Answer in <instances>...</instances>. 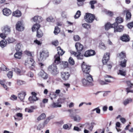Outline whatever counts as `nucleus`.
Returning <instances> with one entry per match:
<instances>
[{
    "label": "nucleus",
    "mask_w": 133,
    "mask_h": 133,
    "mask_svg": "<svg viewBox=\"0 0 133 133\" xmlns=\"http://www.w3.org/2000/svg\"><path fill=\"white\" fill-rule=\"evenodd\" d=\"M24 64L26 68L31 70H34L35 67V62L31 57L27 58L25 61Z\"/></svg>",
    "instance_id": "obj_1"
},
{
    "label": "nucleus",
    "mask_w": 133,
    "mask_h": 133,
    "mask_svg": "<svg viewBox=\"0 0 133 133\" xmlns=\"http://www.w3.org/2000/svg\"><path fill=\"white\" fill-rule=\"evenodd\" d=\"M57 54L54 57L55 59V63L58 64L60 62V55L62 56L64 53V51L60 47L58 46L57 48Z\"/></svg>",
    "instance_id": "obj_2"
},
{
    "label": "nucleus",
    "mask_w": 133,
    "mask_h": 133,
    "mask_svg": "<svg viewBox=\"0 0 133 133\" xmlns=\"http://www.w3.org/2000/svg\"><path fill=\"white\" fill-rule=\"evenodd\" d=\"M86 78L83 79L82 81L83 85L84 86H87L91 84L93 81V78L91 75H85Z\"/></svg>",
    "instance_id": "obj_3"
},
{
    "label": "nucleus",
    "mask_w": 133,
    "mask_h": 133,
    "mask_svg": "<svg viewBox=\"0 0 133 133\" xmlns=\"http://www.w3.org/2000/svg\"><path fill=\"white\" fill-rule=\"evenodd\" d=\"M48 70L50 73L53 75H56L58 73L56 65L53 64L49 66L48 68Z\"/></svg>",
    "instance_id": "obj_4"
},
{
    "label": "nucleus",
    "mask_w": 133,
    "mask_h": 133,
    "mask_svg": "<svg viewBox=\"0 0 133 133\" xmlns=\"http://www.w3.org/2000/svg\"><path fill=\"white\" fill-rule=\"evenodd\" d=\"M82 68L84 76H85V75H90L89 73L90 69V67L89 66L85 64L83 62L82 64Z\"/></svg>",
    "instance_id": "obj_5"
},
{
    "label": "nucleus",
    "mask_w": 133,
    "mask_h": 133,
    "mask_svg": "<svg viewBox=\"0 0 133 133\" xmlns=\"http://www.w3.org/2000/svg\"><path fill=\"white\" fill-rule=\"evenodd\" d=\"M95 16L89 13H86L84 17V19L87 22L91 23L92 22L95 18Z\"/></svg>",
    "instance_id": "obj_6"
},
{
    "label": "nucleus",
    "mask_w": 133,
    "mask_h": 133,
    "mask_svg": "<svg viewBox=\"0 0 133 133\" xmlns=\"http://www.w3.org/2000/svg\"><path fill=\"white\" fill-rule=\"evenodd\" d=\"M48 52L47 50H43L40 52V57L39 60L43 61L45 60L48 56Z\"/></svg>",
    "instance_id": "obj_7"
},
{
    "label": "nucleus",
    "mask_w": 133,
    "mask_h": 133,
    "mask_svg": "<svg viewBox=\"0 0 133 133\" xmlns=\"http://www.w3.org/2000/svg\"><path fill=\"white\" fill-rule=\"evenodd\" d=\"M112 26L114 29V32H121L122 31L123 29L124 26H123L120 25H118L117 23H114L112 24Z\"/></svg>",
    "instance_id": "obj_8"
},
{
    "label": "nucleus",
    "mask_w": 133,
    "mask_h": 133,
    "mask_svg": "<svg viewBox=\"0 0 133 133\" xmlns=\"http://www.w3.org/2000/svg\"><path fill=\"white\" fill-rule=\"evenodd\" d=\"M61 76L62 79L66 81L68 80L70 76L69 73L68 72H63L61 73Z\"/></svg>",
    "instance_id": "obj_9"
},
{
    "label": "nucleus",
    "mask_w": 133,
    "mask_h": 133,
    "mask_svg": "<svg viewBox=\"0 0 133 133\" xmlns=\"http://www.w3.org/2000/svg\"><path fill=\"white\" fill-rule=\"evenodd\" d=\"M31 94L32 96H30L28 98L29 101L31 103H33L34 102L38 100V99L36 96L37 95L36 93L34 92H32Z\"/></svg>",
    "instance_id": "obj_10"
},
{
    "label": "nucleus",
    "mask_w": 133,
    "mask_h": 133,
    "mask_svg": "<svg viewBox=\"0 0 133 133\" xmlns=\"http://www.w3.org/2000/svg\"><path fill=\"white\" fill-rule=\"evenodd\" d=\"M70 52L71 54L74 55L76 57L77 59H82L84 56V55H82L81 53L79 52L77 53L72 50H70Z\"/></svg>",
    "instance_id": "obj_11"
},
{
    "label": "nucleus",
    "mask_w": 133,
    "mask_h": 133,
    "mask_svg": "<svg viewBox=\"0 0 133 133\" xmlns=\"http://www.w3.org/2000/svg\"><path fill=\"white\" fill-rule=\"evenodd\" d=\"M24 26L21 22L19 21L16 25V29L20 31H22L24 29Z\"/></svg>",
    "instance_id": "obj_12"
},
{
    "label": "nucleus",
    "mask_w": 133,
    "mask_h": 133,
    "mask_svg": "<svg viewBox=\"0 0 133 133\" xmlns=\"http://www.w3.org/2000/svg\"><path fill=\"white\" fill-rule=\"evenodd\" d=\"M109 58V53H106L104 54L103 57L102 62L103 64H105L108 62Z\"/></svg>",
    "instance_id": "obj_13"
},
{
    "label": "nucleus",
    "mask_w": 133,
    "mask_h": 133,
    "mask_svg": "<svg viewBox=\"0 0 133 133\" xmlns=\"http://www.w3.org/2000/svg\"><path fill=\"white\" fill-rule=\"evenodd\" d=\"M95 54V51L93 50H90L87 51L85 52L84 56L88 57L94 55Z\"/></svg>",
    "instance_id": "obj_14"
},
{
    "label": "nucleus",
    "mask_w": 133,
    "mask_h": 133,
    "mask_svg": "<svg viewBox=\"0 0 133 133\" xmlns=\"http://www.w3.org/2000/svg\"><path fill=\"white\" fill-rule=\"evenodd\" d=\"M26 95V92L25 91H22L18 94V97L21 101H23Z\"/></svg>",
    "instance_id": "obj_15"
},
{
    "label": "nucleus",
    "mask_w": 133,
    "mask_h": 133,
    "mask_svg": "<svg viewBox=\"0 0 133 133\" xmlns=\"http://www.w3.org/2000/svg\"><path fill=\"white\" fill-rule=\"evenodd\" d=\"M32 19L34 22L40 23L42 21L43 18L41 16H36L32 18Z\"/></svg>",
    "instance_id": "obj_16"
},
{
    "label": "nucleus",
    "mask_w": 133,
    "mask_h": 133,
    "mask_svg": "<svg viewBox=\"0 0 133 133\" xmlns=\"http://www.w3.org/2000/svg\"><path fill=\"white\" fill-rule=\"evenodd\" d=\"M2 31L5 34L8 35L10 32V27L8 25H6L4 27L2 30Z\"/></svg>",
    "instance_id": "obj_17"
},
{
    "label": "nucleus",
    "mask_w": 133,
    "mask_h": 133,
    "mask_svg": "<svg viewBox=\"0 0 133 133\" xmlns=\"http://www.w3.org/2000/svg\"><path fill=\"white\" fill-rule=\"evenodd\" d=\"M75 46L77 51H81L83 49V45L79 43H76L75 44Z\"/></svg>",
    "instance_id": "obj_18"
},
{
    "label": "nucleus",
    "mask_w": 133,
    "mask_h": 133,
    "mask_svg": "<svg viewBox=\"0 0 133 133\" xmlns=\"http://www.w3.org/2000/svg\"><path fill=\"white\" fill-rule=\"evenodd\" d=\"M14 71L18 75H23L25 72V70H23L21 71L20 69L17 68L14 69Z\"/></svg>",
    "instance_id": "obj_19"
},
{
    "label": "nucleus",
    "mask_w": 133,
    "mask_h": 133,
    "mask_svg": "<svg viewBox=\"0 0 133 133\" xmlns=\"http://www.w3.org/2000/svg\"><path fill=\"white\" fill-rule=\"evenodd\" d=\"M3 15L6 16H9L11 13L10 10L7 8L3 9Z\"/></svg>",
    "instance_id": "obj_20"
},
{
    "label": "nucleus",
    "mask_w": 133,
    "mask_h": 133,
    "mask_svg": "<svg viewBox=\"0 0 133 133\" xmlns=\"http://www.w3.org/2000/svg\"><path fill=\"white\" fill-rule=\"evenodd\" d=\"M39 75L44 79H46L48 78V75L43 70H41L39 73Z\"/></svg>",
    "instance_id": "obj_21"
},
{
    "label": "nucleus",
    "mask_w": 133,
    "mask_h": 133,
    "mask_svg": "<svg viewBox=\"0 0 133 133\" xmlns=\"http://www.w3.org/2000/svg\"><path fill=\"white\" fill-rule=\"evenodd\" d=\"M121 39L122 41L127 42L129 41L130 38L128 35L124 34L121 37Z\"/></svg>",
    "instance_id": "obj_22"
},
{
    "label": "nucleus",
    "mask_w": 133,
    "mask_h": 133,
    "mask_svg": "<svg viewBox=\"0 0 133 133\" xmlns=\"http://www.w3.org/2000/svg\"><path fill=\"white\" fill-rule=\"evenodd\" d=\"M15 119V120H20L23 118V114H22L18 113L16 114L15 116H14Z\"/></svg>",
    "instance_id": "obj_23"
},
{
    "label": "nucleus",
    "mask_w": 133,
    "mask_h": 133,
    "mask_svg": "<svg viewBox=\"0 0 133 133\" xmlns=\"http://www.w3.org/2000/svg\"><path fill=\"white\" fill-rule=\"evenodd\" d=\"M40 26V25L38 23H36L32 26V31H35L36 30H39Z\"/></svg>",
    "instance_id": "obj_24"
},
{
    "label": "nucleus",
    "mask_w": 133,
    "mask_h": 133,
    "mask_svg": "<svg viewBox=\"0 0 133 133\" xmlns=\"http://www.w3.org/2000/svg\"><path fill=\"white\" fill-rule=\"evenodd\" d=\"M46 116V115L45 114H42L37 118L36 120V122H38L41 120L44 119L45 118Z\"/></svg>",
    "instance_id": "obj_25"
},
{
    "label": "nucleus",
    "mask_w": 133,
    "mask_h": 133,
    "mask_svg": "<svg viewBox=\"0 0 133 133\" xmlns=\"http://www.w3.org/2000/svg\"><path fill=\"white\" fill-rule=\"evenodd\" d=\"M12 15L16 17H19L21 15V13L19 11L17 10L13 12Z\"/></svg>",
    "instance_id": "obj_26"
},
{
    "label": "nucleus",
    "mask_w": 133,
    "mask_h": 133,
    "mask_svg": "<svg viewBox=\"0 0 133 133\" xmlns=\"http://www.w3.org/2000/svg\"><path fill=\"white\" fill-rule=\"evenodd\" d=\"M22 55L21 52L17 51L14 55V57L16 58L20 59L22 57Z\"/></svg>",
    "instance_id": "obj_27"
},
{
    "label": "nucleus",
    "mask_w": 133,
    "mask_h": 133,
    "mask_svg": "<svg viewBox=\"0 0 133 133\" xmlns=\"http://www.w3.org/2000/svg\"><path fill=\"white\" fill-rule=\"evenodd\" d=\"M26 84V82L24 81L19 79L17 80V84L18 85H22L25 84Z\"/></svg>",
    "instance_id": "obj_28"
},
{
    "label": "nucleus",
    "mask_w": 133,
    "mask_h": 133,
    "mask_svg": "<svg viewBox=\"0 0 133 133\" xmlns=\"http://www.w3.org/2000/svg\"><path fill=\"white\" fill-rule=\"evenodd\" d=\"M117 56L120 58H125L126 57L125 53L124 51H122L120 53L118 54Z\"/></svg>",
    "instance_id": "obj_29"
},
{
    "label": "nucleus",
    "mask_w": 133,
    "mask_h": 133,
    "mask_svg": "<svg viewBox=\"0 0 133 133\" xmlns=\"http://www.w3.org/2000/svg\"><path fill=\"white\" fill-rule=\"evenodd\" d=\"M123 21V19L121 17H117L116 19V22L114 23H117L118 24V23H122Z\"/></svg>",
    "instance_id": "obj_30"
},
{
    "label": "nucleus",
    "mask_w": 133,
    "mask_h": 133,
    "mask_svg": "<svg viewBox=\"0 0 133 133\" xmlns=\"http://www.w3.org/2000/svg\"><path fill=\"white\" fill-rule=\"evenodd\" d=\"M6 40V42L9 43H13L15 41V39L12 37H9Z\"/></svg>",
    "instance_id": "obj_31"
},
{
    "label": "nucleus",
    "mask_w": 133,
    "mask_h": 133,
    "mask_svg": "<svg viewBox=\"0 0 133 133\" xmlns=\"http://www.w3.org/2000/svg\"><path fill=\"white\" fill-rule=\"evenodd\" d=\"M132 101V99L131 98H128L125 99L123 102L124 105L126 106L129 103L131 102Z\"/></svg>",
    "instance_id": "obj_32"
},
{
    "label": "nucleus",
    "mask_w": 133,
    "mask_h": 133,
    "mask_svg": "<svg viewBox=\"0 0 133 133\" xmlns=\"http://www.w3.org/2000/svg\"><path fill=\"white\" fill-rule=\"evenodd\" d=\"M34 128H36L37 130H40L43 128L44 127L41 124H39L38 125H35L34 127Z\"/></svg>",
    "instance_id": "obj_33"
},
{
    "label": "nucleus",
    "mask_w": 133,
    "mask_h": 133,
    "mask_svg": "<svg viewBox=\"0 0 133 133\" xmlns=\"http://www.w3.org/2000/svg\"><path fill=\"white\" fill-rule=\"evenodd\" d=\"M7 42L6 40H2L0 42V45L1 46L2 48H3L6 46Z\"/></svg>",
    "instance_id": "obj_34"
},
{
    "label": "nucleus",
    "mask_w": 133,
    "mask_h": 133,
    "mask_svg": "<svg viewBox=\"0 0 133 133\" xmlns=\"http://www.w3.org/2000/svg\"><path fill=\"white\" fill-rule=\"evenodd\" d=\"M22 46L21 44L20 43L16 45L15 49L17 51H19L22 48Z\"/></svg>",
    "instance_id": "obj_35"
},
{
    "label": "nucleus",
    "mask_w": 133,
    "mask_h": 133,
    "mask_svg": "<svg viewBox=\"0 0 133 133\" xmlns=\"http://www.w3.org/2000/svg\"><path fill=\"white\" fill-rule=\"evenodd\" d=\"M43 35V33L42 31L39 30H37V32L36 36L38 38H41Z\"/></svg>",
    "instance_id": "obj_36"
},
{
    "label": "nucleus",
    "mask_w": 133,
    "mask_h": 133,
    "mask_svg": "<svg viewBox=\"0 0 133 133\" xmlns=\"http://www.w3.org/2000/svg\"><path fill=\"white\" fill-rule=\"evenodd\" d=\"M127 60L125 59H124L123 61H121L120 64V66L123 67H125L126 66V63Z\"/></svg>",
    "instance_id": "obj_37"
},
{
    "label": "nucleus",
    "mask_w": 133,
    "mask_h": 133,
    "mask_svg": "<svg viewBox=\"0 0 133 133\" xmlns=\"http://www.w3.org/2000/svg\"><path fill=\"white\" fill-rule=\"evenodd\" d=\"M99 48L104 50H105L107 47L102 42H101L99 44Z\"/></svg>",
    "instance_id": "obj_38"
},
{
    "label": "nucleus",
    "mask_w": 133,
    "mask_h": 133,
    "mask_svg": "<svg viewBox=\"0 0 133 133\" xmlns=\"http://www.w3.org/2000/svg\"><path fill=\"white\" fill-rule=\"evenodd\" d=\"M46 20L49 22H53L54 21V19L52 16H50L47 17L46 18Z\"/></svg>",
    "instance_id": "obj_39"
},
{
    "label": "nucleus",
    "mask_w": 133,
    "mask_h": 133,
    "mask_svg": "<svg viewBox=\"0 0 133 133\" xmlns=\"http://www.w3.org/2000/svg\"><path fill=\"white\" fill-rule=\"evenodd\" d=\"M53 117H52V116H50L48 117L44 122L43 125H45L48 124L49 121L51 119H52Z\"/></svg>",
    "instance_id": "obj_40"
},
{
    "label": "nucleus",
    "mask_w": 133,
    "mask_h": 133,
    "mask_svg": "<svg viewBox=\"0 0 133 133\" xmlns=\"http://www.w3.org/2000/svg\"><path fill=\"white\" fill-rule=\"evenodd\" d=\"M112 24H111L109 23H107L106 24L105 26V29L106 30H108L110 28H113L112 26Z\"/></svg>",
    "instance_id": "obj_41"
},
{
    "label": "nucleus",
    "mask_w": 133,
    "mask_h": 133,
    "mask_svg": "<svg viewBox=\"0 0 133 133\" xmlns=\"http://www.w3.org/2000/svg\"><path fill=\"white\" fill-rule=\"evenodd\" d=\"M52 106L53 108L60 107H61V105L59 104V103L54 102L52 104Z\"/></svg>",
    "instance_id": "obj_42"
},
{
    "label": "nucleus",
    "mask_w": 133,
    "mask_h": 133,
    "mask_svg": "<svg viewBox=\"0 0 133 133\" xmlns=\"http://www.w3.org/2000/svg\"><path fill=\"white\" fill-rule=\"evenodd\" d=\"M131 14L130 12L127 11L126 12V19L127 20H129L131 18Z\"/></svg>",
    "instance_id": "obj_43"
},
{
    "label": "nucleus",
    "mask_w": 133,
    "mask_h": 133,
    "mask_svg": "<svg viewBox=\"0 0 133 133\" xmlns=\"http://www.w3.org/2000/svg\"><path fill=\"white\" fill-rule=\"evenodd\" d=\"M82 26L83 27L87 29H89L90 28V25L89 24H88L87 23H84L82 24Z\"/></svg>",
    "instance_id": "obj_44"
},
{
    "label": "nucleus",
    "mask_w": 133,
    "mask_h": 133,
    "mask_svg": "<svg viewBox=\"0 0 133 133\" xmlns=\"http://www.w3.org/2000/svg\"><path fill=\"white\" fill-rule=\"evenodd\" d=\"M74 121L77 122H79L81 119V118L78 115H76L74 116Z\"/></svg>",
    "instance_id": "obj_45"
},
{
    "label": "nucleus",
    "mask_w": 133,
    "mask_h": 133,
    "mask_svg": "<svg viewBox=\"0 0 133 133\" xmlns=\"http://www.w3.org/2000/svg\"><path fill=\"white\" fill-rule=\"evenodd\" d=\"M60 31V29L58 27H55V30L54 31V33L55 35H56L59 33Z\"/></svg>",
    "instance_id": "obj_46"
},
{
    "label": "nucleus",
    "mask_w": 133,
    "mask_h": 133,
    "mask_svg": "<svg viewBox=\"0 0 133 133\" xmlns=\"http://www.w3.org/2000/svg\"><path fill=\"white\" fill-rule=\"evenodd\" d=\"M95 111H96V112L97 114H99L100 113L101 110L98 107L92 110L91 111L93 112Z\"/></svg>",
    "instance_id": "obj_47"
},
{
    "label": "nucleus",
    "mask_w": 133,
    "mask_h": 133,
    "mask_svg": "<svg viewBox=\"0 0 133 133\" xmlns=\"http://www.w3.org/2000/svg\"><path fill=\"white\" fill-rule=\"evenodd\" d=\"M126 74V72L125 70H119L118 74L123 76H125Z\"/></svg>",
    "instance_id": "obj_48"
},
{
    "label": "nucleus",
    "mask_w": 133,
    "mask_h": 133,
    "mask_svg": "<svg viewBox=\"0 0 133 133\" xmlns=\"http://www.w3.org/2000/svg\"><path fill=\"white\" fill-rule=\"evenodd\" d=\"M96 2L95 1H90V4L91 5V8L92 9L94 8V4L96 3Z\"/></svg>",
    "instance_id": "obj_49"
},
{
    "label": "nucleus",
    "mask_w": 133,
    "mask_h": 133,
    "mask_svg": "<svg viewBox=\"0 0 133 133\" xmlns=\"http://www.w3.org/2000/svg\"><path fill=\"white\" fill-rule=\"evenodd\" d=\"M57 97V96L54 93H51L50 95V97L51 99L52 100L53 99Z\"/></svg>",
    "instance_id": "obj_50"
},
{
    "label": "nucleus",
    "mask_w": 133,
    "mask_h": 133,
    "mask_svg": "<svg viewBox=\"0 0 133 133\" xmlns=\"http://www.w3.org/2000/svg\"><path fill=\"white\" fill-rule=\"evenodd\" d=\"M81 15V12L80 11L78 10L76 13V15L74 16V18L75 19L78 18Z\"/></svg>",
    "instance_id": "obj_51"
},
{
    "label": "nucleus",
    "mask_w": 133,
    "mask_h": 133,
    "mask_svg": "<svg viewBox=\"0 0 133 133\" xmlns=\"http://www.w3.org/2000/svg\"><path fill=\"white\" fill-rule=\"evenodd\" d=\"M62 67L65 68L67 67L68 65V63L66 62H62Z\"/></svg>",
    "instance_id": "obj_52"
},
{
    "label": "nucleus",
    "mask_w": 133,
    "mask_h": 133,
    "mask_svg": "<svg viewBox=\"0 0 133 133\" xmlns=\"http://www.w3.org/2000/svg\"><path fill=\"white\" fill-rule=\"evenodd\" d=\"M69 63L71 65H74V61L73 58L71 57H70L69 58Z\"/></svg>",
    "instance_id": "obj_53"
},
{
    "label": "nucleus",
    "mask_w": 133,
    "mask_h": 133,
    "mask_svg": "<svg viewBox=\"0 0 133 133\" xmlns=\"http://www.w3.org/2000/svg\"><path fill=\"white\" fill-rule=\"evenodd\" d=\"M84 2L82 1H77V3L78 6H81L83 5Z\"/></svg>",
    "instance_id": "obj_54"
},
{
    "label": "nucleus",
    "mask_w": 133,
    "mask_h": 133,
    "mask_svg": "<svg viewBox=\"0 0 133 133\" xmlns=\"http://www.w3.org/2000/svg\"><path fill=\"white\" fill-rule=\"evenodd\" d=\"M7 35L3 32V33H1L0 34V37L4 39L6 37Z\"/></svg>",
    "instance_id": "obj_55"
},
{
    "label": "nucleus",
    "mask_w": 133,
    "mask_h": 133,
    "mask_svg": "<svg viewBox=\"0 0 133 133\" xmlns=\"http://www.w3.org/2000/svg\"><path fill=\"white\" fill-rule=\"evenodd\" d=\"M74 40L75 41H78L80 39V38L79 36L78 35H75L74 36Z\"/></svg>",
    "instance_id": "obj_56"
},
{
    "label": "nucleus",
    "mask_w": 133,
    "mask_h": 133,
    "mask_svg": "<svg viewBox=\"0 0 133 133\" xmlns=\"http://www.w3.org/2000/svg\"><path fill=\"white\" fill-rule=\"evenodd\" d=\"M12 72L11 71H10L8 72L7 74L8 77L9 78H11L12 76Z\"/></svg>",
    "instance_id": "obj_57"
},
{
    "label": "nucleus",
    "mask_w": 133,
    "mask_h": 133,
    "mask_svg": "<svg viewBox=\"0 0 133 133\" xmlns=\"http://www.w3.org/2000/svg\"><path fill=\"white\" fill-rule=\"evenodd\" d=\"M63 85L66 87V90L68 91V89L70 87V84L69 83H64L63 84Z\"/></svg>",
    "instance_id": "obj_58"
},
{
    "label": "nucleus",
    "mask_w": 133,
    "mask_h": 133,
    "mask_svg": "<svg viewBox=\"0 0 133 133\" xmlns=\"http://www.w3.org/2000/svg\"><path fill=\"white\" fill-rule=\"evenodd\" d=\"M25 52L26 54L29 56H30V57L32 58V54L30 52L28 51H26Z\"/></svg>",
    "instance_id": "obj_59"
},
{
    "label": "nucleus",
    "mask_w": 133,
    "mask_h": 133,
    "mask_svg": "<svg viewBox=\"0 0 133 133\" xmlns=\"http://www.w3.org/2000/svg\"><path fill=\"white\" fill-rule=\"evenodd\" d=\"M63 128L64 129L69 130L70 129L68 125L67 124H65L63 126Z\"/></svg>",
    "instance_id": "obj_60"
},
{
    "label": "nucleus",
    "mask_w": 133,
    "mask_h": 133,
    "mask_svg": "<svg viewBox=\"0 0 133 133\" xmlns=\"http://www.w3.org/2000/svg\"><path fill=\"white\" fill-rule=\"evenodd\" d=\"M52 44L55 46H57L58 44V41L57 40L53 41L52 42Z\"/></svg>",
    "instance_id": "obj_61"
},
{
    "label": "nucleus",
    "mask_w": 133,
    "mask_h": 133,
    "mask_svg": "<svg viewBox=\"0 0 133 133\" xmlns=\"http://www.w3.org/2000/svg\"><path fill=\"white\" fill-rule=\"evenodd\" d=\"M34 42L38 45H41L42 43L41 42L37 39L34 40Z\"/></svg>",
    "instance_id": "obj_62"
},
{
    "label": "nucleus",
    "mask_w": 133,
    "mask_h": 133,
    "mask_svg": "<svg viewBox=\"0 0 133 133\" xmlns=\"http://www.w3.org/2000/svg\"><path fill=\"white\" fill-rule=\"evenodd\" d=\"M25 111L28 112H33V110L32 109L26 108L25 109Z\"/></svg>",
    "instance_id": "obj_63"
},
{
    "label": "nucleus",
    "mask_w": 133,
    "mask_h": 133,
    "mask_svg": "<svg viewBox=\"0 0 133 133\" xmlns=\"http://www.w3.org/2000/svg\"><path fill=\"white\" fill-rule=\"evenodd\" d=\"M128 27L130 29L133 26V21L131 23H129L128 25Z\"/></svg>",
    "instance_id": "obj_64"
}]
</instances>
